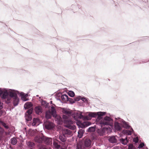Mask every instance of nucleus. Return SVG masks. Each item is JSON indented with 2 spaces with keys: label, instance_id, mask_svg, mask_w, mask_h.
Returning <instances> with one entry per match:
<instances>
[{
  "label": "nucleus",
  "instance_id": "nucleus-26",
  "mask_svg": "<svg viewBox=\"0 0 149 149\" xmlns=\"http://www.w3.org/2000/svg\"><path fill=\"white\" fill-rule=\"evenodd\" d=\"M17 140L16 138H13L11 139V143L13 145H15L17 143Z\"/></svg>",
  "mask_w": 149,
  "mask_h": 149
},
{
  "label": "nucleus",
  "instance_id": "nucleus-6",
  "mask_svg": "<svg viewBox=\"0 0 149 149\" xmlns=\"http://www.w3.org/2000/svg\"><path fill=\"white\" fill-rule=\"evenodd\" d=\"M62 134L68 137H70L72 134V131L70 130L67 129H63V130Z\"/></svg>",
  "mask_w": 149,
  "mask_h": 149
},
{
  "label": "nucleus",
  "instance_id": "nucleus-19",
  "mask_svg": "<svg viewBox=\"0 0 149 149\" xmlns=\"http://www.w3.org/2000/svg\"><path fill=\"white\" fill-rule=\"evenodd\" d=\"M52 115L50 111L49 110L46 111L45 116L46 118L47 119L51 118Z\"/></svg>",
  "mask_w": 149,
  "mask_h": 149
},
{
  "label": "nucleus",
  "instance_id": "nucleus-31",
  "mask_svg": "<svg viewBox=\"0 0 149 149\" xmlns=\"http://www.w3.org/2000/svg\"><path fill=\"white\" fill-rule=\"evenodd\" d=\"M98 133H99L100 135L102 136L104 135V131L103 128L102 130H99L98 131Z\"/></svg>",
  "mask_w": 149,
  "mask_h": 149
},
{
  "label": "nucleus",
  "instance_id": "nucleus-34",
  "mask_svg": "<svg viewBox=\"0 0 149 149\" xmlns=\"http://www.w3.org/2000/svg\"><path fill=\"white\" fill-rule=\"evenodd\" d=\"M68 101L70 102L71 103H73L75 102V100H74V99H73L71 98H68Z\"/></svg>",
  "mask_w": 149,
  "mask_h": 149
},
{
  "label": "nucleus",
  "instance_id": "nucleus-24",
  "mask_svg": "<svg viewBox=\"0 0 149 149\" xmlns=\"http://www.w3.org/2000/svg\"><path fill=\"white\" fill-rule=\"evenodd\" d=\"M84 132V130H83L81 129L79 130V132H78V136L79 138H81L82 137Z\"/></svg>",
  "mask_w": 149,
  "mask_h": 149
},
{
  "label": "nucleus",
  "instance_id": "nucleus-43",
  "mask_svg": "<svg viewBox=\"0 0 149 149\" xmlns=\"http://www.w3.org/2000/svg\"><path fill=\"white\" fill-rule=\"evenodd\" d=\"M82 100L84 102H85L86 101V98H82Z\"/></svg>",
  "mask_w": 149,
  "mask_h": 149
},
{
  "label": "nucleus",
  "instance_id": "nucleus-14",
  "mask_svg": "<svg viewBox=\"0 0 149 149\" xmlns=\"http://www.w3.org/2000/svg\"><path fill=\"white\" fill-rule=\"evenodd\" d=\"M59 138L61 141L62 142H65L66 140V136L63 134L60 135L59 136Z\"/></svg>",
  "mask_w": 149,
  "mask_h": 149
},
{
  "label": "nucleus",
  "instance_id": "nucleus-37",
  "mask_svg": "<svg viewBox=\"0 0 149 149\" xmlns=\"http://www.w3.org/2000/svg\"><path fill=\"white\" fill-rule=\"evenodd\" d=\"M144 146V144L143 143H141L138 146V148H142Z\"/></svg>",
  "mask_w": 149,
  "mask_h": 149
},
{
  "label": "nucleus",
  "instance_id": "nucleus-40",
  "mask_svg": "<svg viewBox=\"0 0 149 149\" xmlns=\"http://www.w3.org/2000/svg\"><path fill=\"white\" fill-rule=\"evenodd\" d=\"M40 149H47L45 146H42L40 147Z\"/></svg>",
  "mask_w": 149,
  "mask_h": 149
},
{
  "label": "nucleus",
  "instance_id": "nucleus-17",
  "mask_svg": "<svg viewBox=\"0 0 149 149\" xmlns=\"http://www.w3.org/2000/svg\"><path fill=\"white\" fill-rule=\"evenodd\" d=\"M115 128L116 130L118 131L122 129L119 124L117 123H116L115 124Z\"/></svg>",
  "mask_w": 149,
  "mask_h": 149
},
{
  "label": "nucleus",
  "instance_id": "nucleus-36",
  "mask_svg": "<svg viewBox=\"0 0 149 149\" xmlns=\"http://www.w3.org/2000/svg\"><path fill=\"white\" fill-rule=\"evenodd\" d=\"M128 149H135V148L132 144H131L129 146Z\"/></svg>",
  "mask_w": 149,
  "mask_h": 149
},
{
  "label": "nucleus",
  "instance_id": "nucleus-15",
  "mask_svg": "<svg viewBox=\"0 0 149 149\" xmlns=\"http://www.w3.org/2000/svg\"><path fill=\"white\" fill-rule=\"evenodd\" d=\"M0 125H1L6 129H8L9 128V126L8 125L3 121H0Z\"/></svg>",
  "mask_w": 149,
  "mask_h": 149
},
{
  "label": "nucleus",
  "instance_id": "nucleus-9",
  "mask_svg": "<svg viewBox=\"0 0 149 149\" xmlns=\"http://www.w3.org/2000/svg\"><path fill=\"white\" fill-rule=\"evenodd\" d=\"M35 109L37 114H39L42 112V109L40 106H38L36 107Z\"/></svg>",
  "mask_w": 149,
  "mask_h": 149
},
{
  "label": "nucleus",
  "instance_id": "nucleus-33",
  "mask_svg": "<svg viewBox=\"0 0 149 149\" xmlns=\"http://www.w3.org/2000/svg\"><path fill=\"white\" fill-rule=\"evenodd\" d=\"M88 130V132H94L95 129L94 127H92L89 128Z\"/></svg>",
  "mask_w": 149,
  "mask_h": 149
},
{
  "label": "nucleus",
  "instance_id": "nucleus-23",
  "mask_svg": "<svg viewBox=\"0 0 149 149\" xmlns=\"http://www.w3.org/2000/svg\"><path fill=\"white\" fill-rule=\"evenodd\" d=\"M121 142L123 144L126 145L127 142V137H126L125 139L122 138L120 139Z\"/></svg>",
  "mask_w": 149,
  "mask_h": 149
},
{
  "label": "nucleus",
  "instance_id": "nucleus-2",
  "mask_svg": "<svg viewBox=\"0 0 149 149\" xmlns=\"http://www.w3.org/2000/svg\"><path fill=\"white\" fill-rule=\"evenodd\" d=\"M63 112L66 114L63 115L62 117L63 118L65 119L64 122L67 125L66 127L72 130H74L76 128V127L71 125L73 124V122L69 118L72 114L71 112L67 109H64L63 111Z\"/></svg>",
  "mask_w": 149,
  "mask_h": 149
},
{
  "label": "nucleus",
  "instance_id": "nucleus-41",
  "mask_svg": "<svg viewBox=\"0 0 149 149\" xmlns=\"http://www.w3.org/2000/svg\"><path fill=\"white\" fill-rule=\"evenodd\" d=\"M74 100H75V102L76 101H78L79 100V98L78 97H76L74 98Z\"/></svg>",
  "mask_w": 149,
  "mask_h": 149
},
{
  "label": "nucleus",
  "instance_id": "nucleus-7",
  "mask_svg": "<svg viewBox=\"0 0 149 149\" xmlns=\"http://www.w3.org/2000/svg\"><path fill=\"white\" fill-rule=\"evenodd\" d=\"M44 137V136L41 137L37 136L35 137L34 140L36 142L38 143H41L44 141V139H45Z\"/></svg>",
  "mask_w": 149,
  "mask_h": 149
},
{
  "label": "nucleus",
  "instance_id": "nucleus-35",
  "mask_svg": "<svg viewBox=\"0 0 149 149\" xmlns=\"http://www.w3.org/2000/svg\"><path fill=\"white\" fill-rule=\"evenodd\" d=\"M124 127L127 129L129 128L130 127L128 124L125 122L124 123Z\"/></svg>",
  "mask_w": 149,
  "mask_h": 149
},
{
  "label": "nucleus",
  "instance_id": "nucleus-11",
  "mask_svg": "<svg viewBox=\"0 0 149 149\" xmlns=\"http://www.w3.org/2000/svg\"><path fill=\"white\" fill-rule=\"evenodd\" d=\"M33 106V104L31 102H27L24 105V107L25 109H29L32 108V107Z\"/></svg>",
  "mask_w": 149,
  "mask_h": 149
},
{
  "label": "nucleus",
  "instance_id": "nucleus-44",
  "mask_svg": "<svg viewBox=\"0 0 149 149\" xmlns=\"http://www.w3.org/2000/svg\"><path fill=\"white\" fill-rule=\"evenodd\" d=\"M120 149L119 148H117L116 149Z\"/></svg>",
  "mask_w": 149,
  "mask_h": 149
},
{
  "label": "nucleus",
  "instance_id": "nucleus-4",
  "mask_svg": "<svg viewBox=\"0 0 149 149\" xmlns=\"http://www.w3.org/2000/svg\"><path fill=\"white\" fill-rule=\"evenodd\" d=\"M33 109L31 108L28 110L25 114L26 120L27 121L31 120L32 119L31 114L33 111Z\"/></svg>",
  "mask_w": 149,
  "mask_h": 149
},
{
  "label": "nucleus",
  "instance_id": "nucleus-46",
  "mask_svg": "<svg viewBox=\"0 0 149 149\" xmlns=\"http://www.w3.org/2000/svg\"><path fill=\"white\" fill-rule=\"evenodd\" d=\"M132 131H133V129H132Z\"/></svg>",
  "mask_w": 149,
  "mask_h": 149
},
{
  "label": "nucleus",
  "instance_id": "nucleus-30",
  "mask_svg": "<svg viewBox=\"0 0 149 149\" xmlns=\"http://www.w3.org/2000/svg\"><path fill=\"white\" fill-rule=\"evenodd\" d=\"M68 94L70 96L72 97H73L74 96V93L72 91H69L68 92Z\"/></svg>",
  "mask_w": 149,
  "mask_h": 149
},
{
  "label": "nucleus",
  "instance_id": "nucleus-29",
  "mask_svg": "<svg viewBox=\"0 0 149 149\" xmlns=\"http://www.w3.org/2000/svg\"><path fill=\"white\" fill-rule=\"evenodd\" d=\"M4 132L3 129L0 127V137H2L3 135Z\"/></svg>",
  "mask_w": 149,
  "mask_h": 149
},
{
  "label": "nucleus",
  "instance_id": "nucleus-21",
  "mask_svg": "<svg viewBox=\"0 0 149 149\" xmlns=\"http://www.w3.org/2000/svg\"><path fill=\"white\" fill-rule=\"evenodd\" d=\"M39 119L37 118H34L33 119V122L32 123L33 126L38 125L39 124Z\"/></svg>",
  "mask_w": 149,
  "mask_h": 149
},
{
  "label": "nucleus",
  "instance_id": "nucleus-22",
  "mask_svg": "<svg viewBox=\"0 0 149 149\" xmlns=\"http://www.w3.org/2000/svg\"><path fill=\"white\" fill-rule=\"evenodd\" d=\"M13 104L15 106H17L18 104L19 99L18 98L17 96L16 97L13 98Z\"/></svg>",
  "mask_w": 149,
  "mask_h": 149
},
{
  "label": "nucleus",
  "instance_id": "nucleus-5",
  "mask_svg": "<svg viewBox=\"0 0 149 149\" xmlns=\"http://www.w3.org/2000/svg\"><path fill=\"white\" fill-rule=\"evenodd\" d=\"M45 127L47 129L49 130L53 129L54 127V124L51 122L47 121L44 123Z\"/></svg>",
  "mask_w": 149,
  "mask_h": 149
},
{
  "label": "nucleus",
  "instance_id": "nucleus-38",
  "mask_svg": "<svg viewBox=\"0 0 149 149\" xmlns=\"http://www.w3.org/2000/svg\"><path fill=\"white\" fill-rule=\"evenodd\" d=\"M85 125L86 126H88L91 124V123L88 121L85 122L84 123Z\"/></svg>",
  "mask_w": 149,
  "mask_h": 149
},
{
  "label": "nucleus",
  "instance_id": "nucleus-18",
  "mask_svg": "<svg viewBox=\"0 0 149 149\" xmlns=\"http://www.w3.org/2000/svg\"><path fill=\"white\" fill-rule=\"evenodd\" d=\"M50 111L51 114L54 117H56V114L55 109L53 106L51 107V110Z\"/></svg>",
  "mask_w": 149,
  "mask_h": 149
},
{
  "label": "nucleus",
  "instance_id": "nucleus-10",
  "mask_svg": "<svg viewBox=\"0 0 149 149\" xmlns=\"http://www.w3.org/2000/svg\"><path fill=\"white\" fill-rule=\"evenodd\" d=\"M91 141L89 139H86L84 141V146L85 147H90L91 145Z\"/></svg>",
  "mask_w": 149,
  "mask_h": 149
},
{
  "label": "nucleus",
  "instance_id": "nucleus-8",
  "mask_svg": "<svg viewBox=\"0 0 149 149\" xmlns=\"http://www.w3.org/2000/svg\"><path fill=\"white\" fill-rule=\"evenodd\" d=\"M44 142L47 145H50L52 143V139L50 138L44 137Z\"/></svg>",
  "mask_w": 149,
  "mask_h": 149
},
{
  "label": "nucleus",
  "instance_id": "nucleus-39",
  "mask_svg": "<svg viewBox=\"0 0 149 149\" xmlns=\"http://www.w3.org/2000/svg\"><path fill=\"white\" fill-rule=\"evenodd\" d=\"M133 141L135 143H137L139 141V139L138 137H136L135 138L133 139Z\"/></svg>",
  "mask_w": 149,
  "mask_h": 149
},
{
  "label": "nucleus",
  "instance_id": "nucleus-13",
  "mask_svg": "<svg viewBox=\"0 0 149 149\" xmlns=\"http://www.w3.org/2000/svg\"><path fill=\"white\" fill-rule=\"evenodd\" d=\"M58 143L60 142L57 140L55 141H54L53 142V145L56 148L58 149L60 148L61 146L58 144Z\"/></svg>",
  "mask_w": 149,
  "mask_h": 149
},
{
  "label": "nucleus",
  "instance_id": "nucleus-25",
  "mask_svg": "<svg viewBox=\"0 0 149 149\" xmlns=\"http://www.w3.org/2000/svg\"><path fill=\"white\" fill-rule=\"evenodd\" d=\"M27 146L30 148H33L34 146L35 145V144L33 143L30 141L27 142Z\"/></svg>",
  "mask_w": 149,
  "mask_h": 149
},
{
  "label": "nucleus",
  "instance_id": "nucleus-20",
  "mask_svg": "<svg viewBox=\"0 0 149 149\" xmlns=\"http://www.w3.org/2000/svg\"><path fill=\"white\" fill-rule=\"evenodd\" d=\"M68 97L65 95H63L61 96V99L64 102H66L68 101Z\"/></svg>",
  "mask_w": 149,
  "mask_h": 149
},
{
  "label": "nucleus",
  "instance_id": "nucleus-16",
  "mask_svg": "<svg viewBox=\"0 0 149 149\" xmlns=\"http://www.w3.org/2000/svg\"><path fill=\"white\" fill-rule=\"evenodd\" d=\"M75 115H76V116H74V119H77L78 118L81 119L83 118V116L81 114L77 113H75Z\"/></svg>",
  "mask_w": 149,
  "mask_h": 149
},
{
  "label": "nucleus",
  "instance_id": "nucleus-45",
  "mask_svg": "<svg viewBox=\"0 0 149 149\" xmlns=\"http://www.w3.org/2000/svg\"><path fill=\"white\" fill-rule=\"evenodd\" d=\"M50 102H51V103H52V101H51Z\"/></svg>",
  "mask_w": 149,
  "mask_h": 149
},
{
  "label": "nucleus",
  "instance_id": "nucleus-32",
  "mask_svg": "<svg viewBox=\"0 0 149 149\" xmlns=\"http://www.w3.org/2000/svg\"><path fill=\"white\" fill-rule=\"evenodd\" d=\"M26 95H25L24 94L22 95V99L24 101H26L28 100V99L26 98Z\"/></svg>",
  "mask_w": 149,
  "mask_h": 149
},
{
  "label": "nucleus",
  "instance_id": "nucleus-1",
  "mask_svg": "<svg viewBox=\"0 0 149 149\" xmlns=\"http://www.w3.org/2000/svg\"><path fill=\"white\" fill-rule=\"evenodd\" d=\"M105 112H102L97 113L91 112L89 114V116L90 117L94 118L97 116L96 120V124H99L101 127H102L105 125H110V122L111 120V119L110 117L107 116L105 117L104 119L101 120L102 118V116L105 115Z\"/></svg>",
  "mask_w": 149,
  "mask_h": 149
},
{
  "label": "nucleus",
  "instance_id": "nucleus-42",
  "mask_svg": "<svg viewBox=\"0 0 149 149\" xmlns=\"http://www.w3.org/2000/svg\"><path fill=\"white\" fill-rule=\"evenodd\" d=\"M2 103L0 102V110L2 109Z\"/></svg>",
  "mask_w": 149,
  "mask_h": 149
},
{
  "label": "nucleus",
  "instance_id": "nucleus-3",
  "mask_svg": "<svg viewBox=\"0 0 149 149\" xmlns=\"http://www.w3.org/2000/svg\"><path fill=\"white\" fill-rule=\"evenodd\" d=\"M17 96V94L12 92H10L8 93L5 89H0V96L2 99H7L8 101L10 100L11 98L16 97Z\"/></svg>",
  "mask_w": 149,
  "mask_h": 149
},
{
  "label": "nucleus",
  "instance_id": "nucleus-27",
  "mask_svg": "<svg viewBox=\"0 0 149 149\" xmlns=\"http://www.w3.org/2000/svg\"><path fill=\"white\" fill-rule=\"evenodd\" d=\"M123 132L127 135H130L132 134V132L130 130H124L123 131Z\"/></svg>",
  "mask_w": 149,
  "mask_h": 149
},
{
  "label": "nucleus",
  "instance_id": "nucleus-12",
  "mask_svg": "<svg viewBox=\"0 0 149 149\" xmlns=\"http://www.w3.org/2000/svg\"><path fill=\"white\" fill-rule=\"evenodd\" d=\"M109 142L111 143H114L117 142V139L114 136H111L109 137Z\"/></svg>",
  "mask_w": 149,
  "mask_h": 149
},
{
  "label": "nucleus",
  "instance_id": "nucleus-28",
  "mask_svg": "<svg viewBox=\"0 0 149 149\" xmlns=\"http://www.w3.org/2000/svg\"><path fill=\"white\" fill-rule=\"evenodd\" d=\"M76 149H84L82 146L81 143H79L77 144Z\"/></svg>",
  "mask_w": 149,
  "mask_h": 149
}]
</instances>
